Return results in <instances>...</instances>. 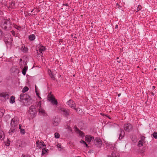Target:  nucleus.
Masks as SVG:
<instances>
[{
    "label": "nucleus",
    "instance_id": "obj_1",
    "mask_svg": "<svg viewBox=\"0 0 157 157\" xmlns=\"http://www.w3.org/2000/svg\"><path fill=\"white\" fill-rule=\"evenodd\" d=\"M12 24L10 22V19H4L3 23L2 24L1 27L2 29L6 30H9L11 29Z\"/></svg>",
    "mask_w": 157,
    "mask_h": 157
},
{
    "label": "nucleus",
    "instance_id": "obj_2",
    "mask_svg": "<svg viewBox=\"0 0 157 157\" xmlns=\"http://www.w3.org/2000/svg\"><path fill=\"white\" fill-rule=\"evenodd\" d=\"M38 108V104L35 105H32L30 107L29 112L32 118L36 116Z\"/></svg>",
    "mask_w": 157,
    "mask_h": 157
},
{
    "label": "nucleus",
    "instance_id": "obj_3",
    "mask_svg": "<svg viewBox=\"0 0 157 157\" xmlns=\"http://www.w3.org/2000/svg\"><path fill=\"white\" fill-rule=\"evenodd\" d=\"M4 41L7 46L11 47L12 44L13 40L10 35H6L5 36Z\"/></svg>",
    "mask_w": 157,
    "mask_h": 157
},
{
    "label": "nucleus",
    "instance_id": "obj_4",
    "mask_svg": "<svg viewBox=\"0 0 157 157\" xmlns=\"http://www.w3.org/2000/svg\"><path fill=\"white\" fill-rule=\"evenodd\" d=\"M20 99L21 102H22L24 101H28L31 100V98L27 94L22 93L20 95Z\"/></svg>",
    "mask_w": 157,
    "mask_h": 157
},
{
    "label": "nucleus",
    "instance_id": "obj_5",
    "mask_svg": "<svg viewBox=\"0 0 157 157\" xmlns=\"http://www.w3.org/2000/svg\"><path fill=\"white\" fill-rule=\"evenodd\" d=\"M59 112L65 117H67L70 114V110L68 109H66L64 108L60 107L59 108Z\"/></svg>",
    "mask_w": 157,
    "mask_h": 157
},
{
    "label": "nucleus",
    "instance_id": "obj_6",
    "mask_svg": "<svg viewBox=\"0 0 157 157\" xmlns=\"http://www.w3.org/2000/svg\"><path fill=\"white\" fill-rule=\"evenodd\" d=\"M124 128L125 131L129 132L132 130L133 127L130 123L125 124L124 125Z\"/></svg>",
    "mask_w": 157,
    "mask_h": 157
},
{
    "label": "nucleus",
    "instance_id": "obj_7",
    "mask_svg": "<svg viewBox=\"0 0 157 157\" xmlns=\"http://www.w3.org/2000/svg\"><path fill=\"white\" fill-rule=\"evenodd\" d=\"M48 98L49 101H50L52 104L55 105H57L58 102L56 99H55V97L52 95H51L50 96L48 95Z\"/></svg>",
    "mask_w": 157,
    "mask_h": 157
},
{
    "label": "nucleus",
    "instance_id": "obj_8",
    "mask_svg": "<svg viewBox=\"0 0 157 157\" xmlns=\"http://www.w3.org/2000/svg\"><path fill=\"white\" fill-rule=\"evenodd\" d=\"M41 102L40 101L38 103V106H40L38 109L39 113H41L42 114V115L43 116H47V114L46 113H45V110H44V109H43L41 107Z\"/></svg>",
    "mask_w": 157,
    "mask_h": 157
},
{
    "label": "nucleus",
    "instance_id": "obj_9",
    "mask_svg": "<svg viewBox=\"0 0 157 157\" xmlns=\"http://www.w3.org/2000/svg\"><path fill=\"white\" fill-rule=\"evenodd\" d=\"M94 143L98 147H100L102 144V141L99 138L95 139L94 141Z\"/></svg>",
    "mask_w": 157,
    "mask_h": 157
},
{
    "label": "nucleus",
    "instance_id": "obj_10",
    "mask_svg": "<svg viewBox=\"0 0 157 157\" xmlns=\"http://www.w3.org/2000/svg\"><path fill=\"white\" fill-rule=\"evenodd\" d=\"M18 124V122L15 118L12 119L11 121L10 125L11 127L15 128Z\"/></svg>",
    "mask_w": 157,
    "mask_h": 157
},
{
    "label": "nucleus",
    "instance_id": "obj_11",
    "mask_svg": "<svg viewBox=\"0 0 157 157\" xmlns=\"http://www.w3.org/2000/svg\"><path fill=\"white\" fill-rule=\"evenodd\" d=\"M36 144L37 147L39 149L43 148L46 146V145L44 144V142L41 141H37L36 142Z\"/></svg>",
    "mask_w": 157,
    "mask_h": 157
},
{
    "label": "nucleus",
    "instance_id": "obj_12",
    "mask_svg": "<svg viewBox=\"0 0 157 157\" xmlns=\"http://www.w3.org/2000/svg\"><path fill=\"white\" fill-rule=\"evenodd\" d=\"M68 105L71 108H73L74 109L77 110L75 108V105L74 102L72 100H69L67 102Z\"/></svg>",
    "mask_w": 157,
    "mask_h": 157
},
{
    "label": "nucleus",
    "instance_id": "obj_13",
    "mask_svg": "<svg viewBox=\"0 0 157 157\" xmlns=\"http://www.w3.org/2000/svg\"><path fill=\"white\" fill-rule=\"evenodd\" d=\"M85 140L88 143H90L92 140H94V137L89 135H86L85 136Z\"/></svg>",
    "mask_w": 157,
    "mask_h": 157
},
{
    "label": "nucleus",
    "instance_id": "obj_14",
    "mask_svg": "<svg viewBox=\"0 0 157 157\" xmlns=\"http://www.w3.org/2000/svg\"><path fill=\"white\" fill-rule=\"evenodd\" d=\"M10 96L9 94L6 92H3L0 93V97H3L5 99H8L9 98Z\"/></svg>",
    "mask_w": 157,
    "mask_h": 157
},
{
    "label": "nucleus",
    "instance_id": "obj_15",
    "mask_svg": "<svg viewBox=\"0 0 157 157\" xmlns=\"http://www.w3.org/2000/svg\"><path fill=\"white\" fill-rule=\"evenodd\" d=\"M75 130L77 132L79 133V135L82 137L84 136V133L81 130H79L77 127L76 128Z\"/></svg>",
    "mask_w": 157,
    "mask_h": 157
},
{
    "label": "nucleus",
    "instance_id": "obj_16",
    "mask_svg": "<svg viewBox=\"0 0 157 157\" xmlns=\"http://www.w3.org/2000/svg\"><path fill=\"white\" fill-rule=\"evenodd\" d=\"M120 131L121 132V133L120 134L119 139L120 140H121L122 139V138L124 135V131L121 129H120Z\"/></svg>",
    "mask_w": 157,
    "mask_h": 157
},
{
    "label": "nucleus",
    "instance_id": "obj_17",
    "mask_svg": "<svg viewBox=\"0 0 157 157\" xmlns=\"http://www.w3.org/2000/svg\"><path fill=\"white\" fill-rule=\"evenodd\" d=\"M106 146L107 147H109L110 148H111L112 150L113 149L114 151L115 150V149H116L114 147L115 146L114 145L112 144H110L109 143H106Z\"/></svg>",
    "mask_w": 157,
    "mask_h": 157
},
{
    "label": "nucleus",
    "instance_id": "obj_18",
    "mask_svg": "<svg viewBox=\"0 0 157 157\" xmlns=\"http://www.w3.org/2000/svg\"><path fill=\"white\" fill-rule=\"evenodd\" d=\"M119 153L116 152H113L112 153L111 156H108V157H119Z\"/></svg>",
    "mask_w": 157,
    "mask_h": 157
},
{
    "label": "nucleus",
    "instance_id": "obj_19",
    "mask_svg": "<svg viewBox=\"0 0 157 157\" xmlns=\"http://www.w3.org/2000/svg\"><path fill=\"white\" fill-rule=\"evenodd\" d=\"M59 124L58 119L57 118H55L53 119V124L55 126H57Z\"/></svg>",
    "mask_w": 157,
    "mask_h": 157
},
{
    "label": "nucleus",
    "instance_id": "obj_20",
    "mask_svg": "<svg viewBox=\"0 0 157 157\" xmlns=\"http://www.w3.org/2000/svg\"><path fill=\"white\" fill-rule=\"evenodd\" d=\"M45 48L44 46H41L40 48L39 49V52H38V54L39 55H40L41 54H42V51H45Z\"/></svg>",
    "mask_w": 157,
    "mask_h": 157
},
{
    "label": "nucleus",
    "instance_id": "obj_21",
    "mask_svg": "<svg viewBox=\"0 0 157 157\" xmlns=\"http://www.w3.org/2000/svg\"><path fill=\"white\" fill-rule=\"evenodd\" d=\"M5 112V110L4 109H0V118L3 117Z\"/></svg>",
    "mask_w": 157,
    "mask_h": 157
},
{
    "label": "nucleus",
    "instance_id": "obj_22",
    "mask_svg": "<svg viewBox=\"0 0 157 157\" xmlns=\"http://www.w3.org/2000/svg\"><path fill=\"white\" fill-rule=\"evenodd\" d=\"M28 69V67L27 66H25L23 68L22 71V74L24 75H25L26 71Z\"/></svg>",
    "mask_w": 157,
    "mask_h": 157
},
{
    "label": "nucleus",
    "instance_id": "obj_23",
    "mask_svg": "<svg viewBox=\"0 0 157 157\" xmlns=\"http://www.w3.org/2000/svg\"><path fill=\"white\" fill-rule=\"evenodd\" d=\"M48 74L49 75L53 80H54L55 79V78L54 77V75L51 70L48 71Z\"/></svg>",
    "mask_w": 157,
    "mask_h": 157
},
{
    "label": "nucleus",
    "instance_id": "obj_24",
    "mask_svg": "<svg viewBox=\"0 0 157 157\" xmlns=\"http://www.w3.org/2000/svg\"><path fill=\"white\" fill-rule=\"evenodd\" d=\"M10 103L13 104L15 102V97L12 96L10 98Z\"/></svg>",
    "mask_w": 157,
    "mask_h": 157
},
{
    "label": "nucleus",
    "instance_id": "obj_25",
    "mask_svg": "<svg viewBox=\"0 0 157 157\" xmlns=\"http://www.w3.org/2000/svg\"><path fill=\"white\" fill-rule=\"evenodd\" d=\"M4 138L5 135L4 132L2 131H0V139L1 140H3Z\"/></svg>",
    "mask_w": 157,
    "mask_h": 157
},
{
    "label": "nucleus",
    "instance_id": "obj_26",
    "mask_svg": "<svg viewBox=\"0 0 157 157\" xmlns=\"http://www.w3.org/2000/svg\"><path fill=\"white\" fill-rule=\"evenodd\" d=\"M22 51L24 53H26L28 51V49L27 48L25 47V46L23 45L21 48Z\"/></svg>",
    "mask_w": 157,
    "mask_h": 157
},
{
    "label": "nucleus",
    "instance_id": "obj_27",
    "mask_svg": "<svg viewBox=\"0 0 157 157\" xmlns=\"http://www.w3.org/2000/svg\"><path fill=\"white\" fill-rule=\"evenodd\" d=\"M29 39L30 41L33 40L35 39V36L34 34L31 35L29 36Z\"/></svg>",
    "mask_w": 157,
    "mask_h": 157
},
{
    "label": "nucleus",
    "instance_id": "obj_28",
    "mask_svg": "<svg viewBox=\"0 0 157 157\" xmlns=\"http://www.w3.org/2000/svg\"><path fill=\"white\" fill-rule=\"evenodd\" d=\"M15 6V3L13 2H11L10 4L9 8L12 9L14 8Z\"/></svg>",
    "mask_w": 157,
    "mask_h": 157
},
{
    "label": "nucleus",
    "instance_id": "obj_29",
    "mask_svg": "<svg viewBox=\"0 0 157 157\" xmlns=\"http://www.w3.org/2000/svg\"><path fill=\"white\" fill-rule=\"evenodd\" d=\"M48 151V150L45 148H43L42 151V155H43L45 154L46 152H47Z\"/></svg>",
    "mask_w": 157,
    "mask_h": 157
},
{
    "label": "nucleus",
    "instance_id": "obj_30",
    "mask_svg": "<svg viewBox=\"0 0 157 157\" xmlns=\"http://www.w3.org/2000/svg\"><path fill=\"white\" fill-rule=\"evenodd\" d=\"M29 90V88L27 86H25L22 90V93H24L25 92L28 91Z\"/></svg>",
    "mask_w": 157,
    "mask_h": 157
},
{
    "label": "nucleus",
    "instance_id": "obj_31",
    "mask_svg": "<svg viewBox=\"0 0 157 157\" xmlns=\"http://www.w3.org/2000/svg\"><path fill=\"white\" fill-rule=\"evenodd\" d=\"M15 129V128L11 127L9 132V133L10 134H12Z\"/></svg>",
    "mask_w": 157,
    "mask_h": 157
},
{
    "label": "nucleus",
    "instance_id": "obj_32",
    "mask_svg": "<svg viewBox=\"0 0 157 157\" xmlns=\"http://www.w3.org/2000/svg\"><path fill=\"white\" fill-rule=\"evenodd\" d=\"M143 142L140 140L138 143V146L139 147H141L143 145Z\"/></svg>",
    "mask_w": 157,
    "mask_h": 157
},
{
    "label": "nucleus",
    "instance_id": "obj_33",
    "mask_svg": "<svg viewBox=\"0 0 157 157\" xmlns=\"http://www.w3.org/2000/svg\"><path fill=\"white\" fill-rule=\"evenodd\" d=\"M153 136L155 139H157V132H154L152 134Z\"/></svg>",
    "mask_w": 157,
    "mask_h": 157
},
{
    "label": "nucleus",
    "instance_id": "obj_34",
    "mask_svg": "<svg viewBox=\"0 0 157 157\" xmlns=\"http://www.w3.org/2000/svg\"><path fill=\"white\" fill-rule=\"evenodd\" d=\"M12 26L18 30H19L20 27H19L15 24H13Z\"/></svg>",
    "mask_w": 157,
    "mask_h": 157
},
{
    "label": "nucleus",
    "instance_id": "obj_35",
    "mask_svg": "<svg viewBox=\"0 0 157 157\" xmlns=\"http://www.w3.org/2000/svg\"><path fill=\"white\" fill-rule=\"evenodd\" d=\"M54 135H55V137L56 138H58L59 137V136H60L59 134L58 133H57V132L55 133Z\"/></svg>",
    "mask_w": 157,
    "mask_h": 157
},
{
    "label": "nucleus",
    "instance_id": "obj_36",
    "mask_svg": "<svg viewBox=\"0 0 157 157\" xmlns=\"http://www.w3.org/2000/svg\"><path fill=\"white\" fill-rule=\"evenodd\" d=\"M20 132L21 133L24 134L25 133V130L24 129L21 128L20 130Z\"/></svg>",
    "mask_w": 157,
    "mask_h": 157
},
{
    "label": "nucleus",
    "instance_id": "obj_37",
    "mask_svg": "<svg viewBox=\"0 0 157 157\" xmlns=\"http://www.w3.org/2000/svg\"><path fill=\"white\" fill-rule=\"evenodd\" d=\"M142 9V7L140 5H138V7H137V11L136 12Z\"/></svg>",
    "mask_w": 157,
    "mask_h": 157
},
{
    "label": "nucleus",
    "instance_id": "obj_38",
    "mask_svg": "<svg viewBox=\"0 0 157 157\" xmlns=\"http://www.w3.org/2000/svg\"><path fill=\"white\" fill-rule=\"evenodd\" d=\"M145 137L143 136H141L140 137V140L141 141L144 142L145 140Z\"/></svg>",
    "mask_w": 157,
    "mask_h": 157
},
{
    "label": "nucleus",
    "instance_id": "obj_39",
    "mask_svg": "<svg viewBox=\"0 0 157 157\" xmlns=\"http://www.w3.org/2000/svg\"><path fill=\"white\" fill-rule=\"evenodd\" d=\"M2 32L0 29V39H1L2 38Z\"/></svg>",
    "mask_w": 157,
    "mask_h": 157
},
{
    "label": "nucleus",
    "instance_id": "obj_40",
    "mask_svg": "<svg viewBox=\"0 0 157 157\" xmlns=\"http://www.w3.org/2000/svg\"><path fill=\"white\" fill-rule=\"evenodd\" d=\"M57 147L58 148H61V146L60 144H58L57 145Z\"/></svg>",
    "mask_w": 157,
    "mask_h": 157
},
{
    "label": "nucleus",
    "instance_id": "obj_41",
    "mask_svg": "<svg viewBox=\"0 0 157 157\" xmlns=\"http://www.w3.org/2000/svg\"><path fill=\"white\" fill-rule=\"evenodd\" d=\"M36 93V94L37 95V96L39 98H41L39 96V94L38 93L37 91H36V92H35Z\"/></svg>",
    "mask_w": 157,
    "mask_h": 157
},
{
    "label": "nucleus",
    "instance_id": "obj_42",
    "mask_svg": "<svg viewBox=\"0 0 157 157\" xmlns=\"http://www.w3.org/2000/svg\"><path fill=\"white\" fill-rule=\"evenodd\" d=\"M11 32L12 33V35L13 36H15V32L14 31H11Z\"/></svg>",
    "mask_w": 157,
    "mask_h": 157
},
{
    "label": "nucleus",
    "instance_id": "obj_43",
    "mask_svg": "<svg viewBox=\"0 0 157 157\" xmlns=\"http://www.w3.org/2000/svg\"><path fill=\"white\" fill-rule=\"evenodd\" d=\"M80 142L81 143H82V144H84L86 142L83 140H81L80 141Z\"/></svg>",
    "mask_w": 157,
    "mask_h": 157
},
{
    "label": "nucleus",
    "instance_id": "obj_44",
    "mask_svg": "<svg viewBox=\"0 0 157 157\" xmlns=\"http://www.w3.org/2000/svg\"><path fill=\"white\" fill-rule=\"evenodd\" d=\"M37 89H38L36 85H35V92L37 91Z\"/></svg>",
    "mask_w": 157,
    "mask_h": 157
},
{
    "label": "nucleus",
    "instance_id": "obj_45",
    "mask_svg": "<svg viewBox=\"0 0 157 157\" xmlns=\"http://www.w3.org/2000/svg\"><path fill=\"white\" fill-rule=\"evenodd\" d=\"M23 157H31V156L28 155H26L23 156Z\"/></svg>",
    "mask_w": 157,
    "mask_h": 157
},
{
    "label": "nucleus",
    "instance_id": "obj_46",
    "mask_svg": "<svg viewBox=\"0 0 157 157\" xmlns=\"http://www.w3.org/2000/svg\"><path fill=\"white\" fill-rule=\"evenodd\" d=\"M21 124H20L19 125V129H20V130L21 129Z\"/></svg>",
    "mask_w": 157,
    "mask_h": 157
},
{
    "label": "nucleus",
    "instance_id": "obj_47",
    "mask_svg": "<svg viewBox=\"0 0 157 157\" xmlns=\"http://www.w3.org/2000/svg\"><path fill=\"white\" fill-rule=\"evenodd\" d=\"M84 144L87 147H88V145L86 144V143H85Z\"/></svg>",
    "mask_w": 157,
    "mask_h": 157
},
{
    "label": "nucleus",
    "instance_id": "obj_48",
    "mask_svg": "<svg viewBox=\"0 0 157 157\" xmlns=\"http://www.w3.org/2000/svg\"><path fill=\"white\" fill-rule=\"evenodd\" d=\"M118 28V26L117 25H116L115 26V29Z\"/></svg>",
    "mask_w": 157,
    "mask_h": 157
},
{
    "label": "nucleus",
    "instance_id": "obj_49",
    "mask_svg": "<svg viewBox=\"0 0 157 157\" xmlns=\"http://www.w3.org/2000/svg\"><path fill=\"white\" fill-rule=\"evenodd\" d=\"M151 94L152 95H153V96L154 95H155L154 93L153 92H151Z\"/></svg>",
    "mask_w": 157,
    "mask_h": 157
},
{
    "label": "nucleus",
    "instance_id": "obj_50",
    "mask_svg": "<svg viewBox=\"0 0 157 157\" xmlns=\"http://www.w3.org/2000/svg\"><path fill=\"white\" fill-rule=\"evenodd\" d=\"M2 81V78L0 76V82H1Z\"/></svg>",
    "mask_w": 157,
    "mask_h": 157
},
{
    "label": "nucleus",
    "instance_id": "obj_51",
    "mask_svg": "<svg viewBox=\"0 0 157 157\" xmlns=\"http://www.w3.org/2000/svg\"><path fill=\"white\" fill-rule=\"evenodd\" d=\"M121 95V94H118V96L119 97Z\"/></svg>",
    "mask_w": 157,
    "mask_h": 157
},
{
    "label": "nucleus",
    "instance_id": "obj_52",
    "mask_svg": "<svg viewBox=\"0 0 157 157\" xmlns=\"http://www.w3.org/2000/svg\"><path fill=\"white\" fill-rule=\"evenodd\" d=\"M63 5H65V6H68V4H63Z\"/></svg>",
    "mask_w": 157,
    "mask_h": 157
},
{
    "label": "nucleus",
    "instance_id": "obj_53",
    "mask_svg": "<svg viewBox=\"0 0 157 157\" xmlns=\"http://www.w3.org/2000/svg\"><path fill=\"white\" fill-rule=\"evenodd\" d=\"M152 87L154 89L155 88V86H152Z\"/></svg>",
    "mask_w": 157,
    "mask_h": 157
},
{
    "label": "nucleus",
    "instance_id": "obj_54",
    "mask_svg": "<svg viewBox=\"0 0 157 157\" xmlns=\"http://www.w3.org/2000/svg\"><path fill=\"white\" fill-rule=\"evenodd\" d=\"M22 59H20V61H22Z\"/></svg>",
    "mask_w": 157,
    "mask_h": 157
},
{
    "label": "nucleus",
    "instance_id": "obj_55",
    "mask_svg": "<svg viewBox=\"0 0 157 157\" xmlns=\"http://www.w3.org/2000/svg\"><path fill=\"white\" fill-rule=\"evenodd\" d=\"M91 151H89V153H91Z\"/></svg>",
    "mask_w": 157,
    "mask_h": 157
},
{
    "label": "nucleus",
    "instance_id": "obj_56",
    "mask_svg": "<svg viewBox=\"0 0 157 157\" xmlns=\"http://www.w3.org/2000/svg\"><path fill=\"white\" fill-rule=\"evenodd\" d=\"M117 62H118V63H120V61H118Z\"/></svg>",
    "mask_w": 157,
    "mask_h": 157
},
{
    "label": "nucleus",
    "instance_id": "obj_57",
    "mask_svg": "<svg viewBox=\"0 0 157 157\" xmlns=\"http://www.w3.org/2000/svg\"><path fill=\"white\" fill-rule=\"evenodd\" d=\"M33 10H32V11H31V12H32L33 11Z\"/></svg>",
    "mask_w": 157,
    "mask_h": 157
},
{
    "label": "nucleus",
    "instance_id": "obj_58",
    "mask_svg": "<svg viewBox=\"0 0 157 157\" xmlns=\"http://www.w3.org/2000/svg\"><path fill=\"white\" fill-rule=\"evenodd\" d=\"M119 58L118 57H117V59H118Z\"/></svg>",
    "mask_w": 157,
    "mask_h": 157
},
{
    "label": "nucleus",
    "instance_id": "obj_59",
    "mask_svg": "<svg viewBox=\"0 0 157 157\" xmlns=\"http://www.w3.org/2000/svg\"><path fill=\"white\" fill-rule=\"evenodd\" d=\"M81 157L80 156H77V157Z\"/></svg>",
    "mask_w": 157,
    "mask_h": 157
},
{
    "label": "nucleus",
    "instance_id": "obj_60",
    "mask_svg": "<svg viewBox=\"0 0 157 157\" xmlns=\"http://www.w3.org/2000/svg\"><path fill=\"white\" fill-rule=\"evenodd\" d=\"M19 141L20 142H21L20 141Z\"/></svg>",
    "mask_w": 157,
    "mask_h": 157
},
{
    "label": "nucleus",
    "instance_id": "obj_61",
    "mask_svg": "<svg viewBox=\"0 0 157 157\" xmlns=\"http://www.w3.org/2000/svg\"><path fill=\"white\" fill-rule=\"evenodd\" d=\"M19 146H20H20H21V145H19Z\"/></svg>",
    "mask_w": 157,
    "mask_h": 157
},
{
    "label": "nucleus",
    "instance_id": "obj_62",
    "mask_svg": "<svg viewBox=\"0 0 157 157\" xmlns=\"http://www.w3.org/2000/svg\"><path fill=\"white\" fill-rule=\"evenodd\" d=\"M118 3H117V5H118Z\"/></svg>",
    "mask_w": 157,
    "mask_h": 157
},
{
    "label": "nucleus",
    "instance_id": "obj_63",
    "mask_svg": "<svg viewBox=\"0 0 157 157\" xmlns=\"http://www.w3.org/2000/svg\"><path fill=\"white\" fill-rule=\"evenodd\" d=\"M118 3H117V5H118Z\"/></svg>",
    "mask_w": 157,
    "mask_h": 157
},
{
    "label": "nucleus",
    "instance_id": "obj_64",
    "mask_svg": "<svg viewBox=\"0 0 157 157\" xmlns=\"http://www.w3.org/2000/svg\"><path fill=\"white\" fill-rule=\"evenodd\" d=\"M154 70H156V69H155H155H154Z\"/></svg>",
    "mask_w": 157,
    "mask_h": 157
}]
</instances>
